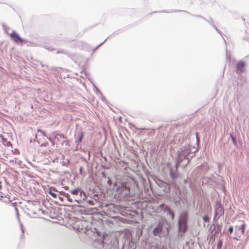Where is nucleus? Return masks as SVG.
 <instances>
[{"instance_id": "obj_17", "label": "nucleus", "mask_w": 249, "mask_h": 249, "mask_svg": "<svg viewBox=\"0 0 249 249\" xmlns=\"http://www.w3.org/2000/svg\"><path fill=\"white\" fill-rule=\"evenodd\" d=\"M232 140H233V141L234 142H235V139H234L233 137H232Z\"/></svg>"}, {"instance_id": "obj_11", "label": "nucleus", "mask_w": 249, "mask_h": 249, "mask_svg": "<svg viewBox=\"0 0 249 249\" xmlns=\"http://www.w3.org/2000/svg\"><path fill=\"white\" fill-rule=\"evenodd\" d=\"M37 132V134L38 135L40 134H42L43 136H46L45 134V133L43 131L40 130V129H38Z\"/></svg>"}, {"instance_id": "obj_3", "label": "nucleus", "mask_w": 249, "mask_h": 249, "mask_svg": "<svg viewBox=\"0 0 249 249\" xmlns=\"http://www.w3.org/2000/svg\"><path fill=\"white\" fill-rule=\"evenodd\" d=\"M11 38L17 44L22 45L23 40L19 36L18 34L15 31H13L10 35Z\"/></svg>"}, {"instance_id": "obj_15", "label": "nucleus", "mask_w": 249, "mask_h": 249, "mask_svg": "<svg viewBox=\"0 0 249 249\" xmlns=\"http://www.w3.org/2000/svg\"><path fill=\"white\" fill-rule=\"evenodd\" d=\"M63 188L65 189V190H69V188L68 186H64L63 187Z\"/></svg>"}, {"instance_id": "obj_8", "label": "nucleus", "mask_w": 249, "mask_h": 249, "mask_svg": "<svg viewBox=\"0 0 249 249\" xmlns=\"http://www.w3.org/2000/svg\"><path fill=\"white\" fill-rule=\"evenodd\" d=\"M159 233V229L158 228H155L153 230V234L155 235H157Z\"/></svg>"}, {"instance_id": "obj_6", "label": "nucleus", "mask_w": 249, "mask_h": 249, "mask_svg": "<svg viewBox=\"0 0 249 249\" xmlns=\"http://www.w3.org/2000/svg\"><path fill=\"white\" fill-rule=\"evenodd\" d=\"M79 192V188H76L75 189H73L71 191V194L73 195H77L78 194V192Z\"/></svg>"}, {"instance_id": "obj_5", "label": "nucleus", "mask_w": 249, "mask_h": 249, "mask_svg": "<svg viewBox=\"0 0 249 249\" xmlns=\"http://www.w3.org/2000/svg\"><path fill=\"white\" fill-rule=\"evenodd\" d=\"M0 138L1 139L2 143L7 146H11V143L10 142L7 141V140L3 138V136L2 135H0Z\"/></svg>"}, {"instance_id": "obj_10", "label": "nucleus", "mask_w": 249, "mask_h": 249, "mask_svg": "<svg viewBox=\"0 0 249 249\" xmlns=\"http://www.w3.org/2000/svg\"><path fill=\"white\" fill-rule=\"evenodd\" d=\"M203 219L204 220V221L206 222H209V218L208 216H204L203 217Z\"/></svg>"}, {"instance_id": "obj_16", "label": "nucleus", "mask_w": 249, "mask_h": 249, "mask_svg": "<svg viewBox=\"0 0 249 249\" xmlns=\"http://www.w3.org/2000/svg\"><path fill=\"white\" fill-rule=\"evenodd\" d=\"M171 216H172V219H173L174 218V213H171Z\"/></svg>"}, {"instance_id": "obj_2", "label": "nucleus", "mask_w": 249, "mask_h": 249, "mask_svg": "<svg viewBox=\"0 0 249 249\" xmlns=\"http://www.w3.org/2000/svg\"><path fill=\"white\" fill-rule=\"evenodd\" d=\"M242 225L241 226H235V234L237 236L236 239L238 240V238H240L241 235H243L245 233L246 228V224L244 221H241Z\"/></svg>"}, {"instance_id": "obj_7", "label": "nucleus", "mask_w": 249, "mask_h": 249, "mask_svg": "<svg viewBox=\"0 0 249 249\" xmlns=\"http://www.w3.org/2000/svg\"><path fill=\"white\" fill-rule=\"evenodd\" d=\"M65 197H66L68 199V200L70 202H72V199L70 197V195L69 194L67 193V194H64L63 195Z\"/></svg>"}, {"instance_id": "obj_13", "label": "nucleus", "mask_w": 249, "mask_h": 249, "mask_svg": "<svg viewBox=\"0 0 249 249\" xmlns=\"http://www.w3.org/2000/svg\"><path fill=\"white\" fill-rule=\"evenodd\" d=\"M233 228L232 226H231L229 229V231H230V233H231L233 232Z\"/></svg>"}, {"instance_id": "obj_12", "label": "nucleus", "mask_w": 249, "mask_h": 249, "mask_svg": "<svg viewBox=\"0 0 249 249\" xmlns=\"http://www.w3.org/2000/svg\"><path fill=\"white\" fill-rule=\"evenodd\" d=\"M83 137H84V133L83 132H81V135H80V137L79 138L80 142H82Z\"/></svg>"}, {"instance_id": "obj_1", "label": "nucleus", "mask_w": 249, "mask_h": 249, "mask_svg": "<svg viewBox=\"0 0 249 249\" xmlns=\"http://www.w3.org/2000/svg\"><path fill=\"white\" fill-rule=\"evenodd\" d=\"M224 213V208L220 201H216L214 206V215L213 219L217 220Z\"/></svg>"}, {"instance_id": "obj_4", "label": "nucleus", "mask_w": 249, "mask_h": 249, "mask_svg": "<svg viewBox=\"0 0 249 249\" xmlns=\"http://www.w3.org/2000/svg\"><path fill=\"white\" fill-rule=\"evenodd\" d=\"M245 63L243 61H239L236 65L237 72L243 73L245 71Z\"/></svg>"}, {"instance_id": "obj_9", "label": "nucleus", "mask_w": 249, "mask_h": 249, "mask_svg": "<svg viewBox=\"0 0 249 249\" xmlns=\"http://www.w3.org/2000/svg\"><path fill=\"white\" fill-rule=\"evenodd\" d=\"M49 194L53 197L54 198H56V197H57V195L56 194H55V193H53L52 191H50L49 192Z\"/></svg>"}, {"instance_id": "obj_14", "label": "nucleus", "mask_w": 249, "mask_h": 249, "mask_svg": "<svg viewBox=\"0 0 249 249\" xmlns=\"http://www.w3.org/2000/svg\"><path fill=\"white\" fill-rule=\"evenodd\" d=\"M57 136H59L60 138H65V136H64L63 135H61V134H57V135L55 136V138H56Z\"/></svg>"}]
</instances>
